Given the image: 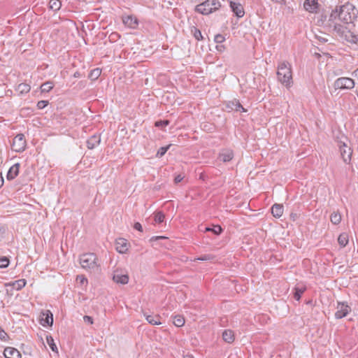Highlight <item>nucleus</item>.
<instances>
[{"label":"nucleus","instance_id":"nucleus-1","mask_svg":"<svg viewBox=\"0 0 358 358\" xmlns=\"http://www.w3.org/2000/svg\"><path fill=\"white\" fill-rule=\"evenodd\" d=\"M357 18L355 6L351 3H345L333 10L329 15V21L339 20L344 24H352Z\"/></svg>","mask_w":358,"mask_h":358},{"label":"nucleus","instance_id":"nucleus-2","mask_svg":"<svg viewBox=\"0 0 358 358\" xmlns=\"http://www.w3.org/2000/svg\"><path fill=\"white\" fill-rule=\"evenodd\" d=\"M278 80L287 87L292 86V66L287 62H282L278 66L277 71Z\"/></svg>","mask_w":358,"mask_h":358},{"label":"nucleus","instance_id":"nucleus-3","mask_svg":"<svg viewBox=\"0 0 358 358\" xmlns=\"http://www.w3.org/2000/svg\"><path fill=\"white\" fill-rule=\"evenodd\" d=\"M80 264L83 268L90 272H98L100 271V264L96 254L85 253L80 257Z\"/></svg>","mask_w":358,"mask_h":358},{"label":"nucleus","instance_id":"nucleus-4","mask_svg":"<svg viewBox=\"0 0 358 358\" xmlns=\"http://www.w3.org/2000/svg\"><path fill=\"white\" fill-rule=\"evenodd\" d=\"M220 6L219 0H206L196 6V11L203 15H208L218 10Z\"/></svg>","mask_w":358,"mask_h":358},{"label":"nucleus","instance_id":"nucleus-5","mask_svg":"<svg viewBox=\"0 0 358 358\" xmlns=\"http://www.w3.org/2000/svg\"><path fill=\"white\" fill-rule=\"evenodd\" d=\"M334 86L336 90H351L355 87V81L350 78L341 77L335 80Z\"/></svg>","mask_w":358,"mask_h":358},{"label":"nucleus","instance_id":"nucleus-6","mask_svg":"<svg viewBox=\"0 0 358 358\" xmlns=\"http://www.w3.org/2000/svg\"><path fill=\"white\" fill-rule=\"evenodd\" d=\"M27 146V142L24 134H17L13 140L12 149L16 152H23Z\"/></svg>","mask_w":358,"mask_h":358},{"label":"nucleus","instance_id":"nucleus-7","mask_svg":"<svg viewBox=\"0 0 358 358\" xmlns=\"http://www.w3.org/2000/svg\"><path fill=\"white\" fill-rule=\"evenodd\" d=\"M336 309L337 310L335 313V317L336 319H341L345 317L351 310L350 307L344 303H338Z\"/></svg>","mask_w":358,"mask_h":358},{"label":"nucleus","instance_id":"nucleus-8","mask_svg":"<svg viewBox=\"0 0 358 358\" xmlns=\"http://www.w3.org/2000/svg\"><path fill=\"white\" fill-rule=\"evenodd\" d=\"M150 242H159V245L164 247L166 249H170L172 247V244L169 238L163 236H152L150 240Z\"/></svg>","mask_w":358,"mask_h":358},{"label":"nucleus","instance_id":"nucleus-9","mask_svg":"<svg viewBox=\"0 0 358 358\" xmlns=\"http://www.w3.org/2000/svg\"><path fill=\"white\" fill-rule=\"evenodd\" d=\"M40 322L43 327L52 326L53 324V315L50 310L42 313Z\"/></svg>","mask_w":358,"mask_h":358},{"label":"nucleus","instance_id":"nucleus-10","mask_svg":"<svg viewBox=\"0 0 358 358\" xmlns=\"http://www.w3.org/2000/svg\"><path fill=\"white\" fill-rule=\"evenodd\" d=\"M113 279L115 282L122 285L127 284L129 282L128 275L122 273V271L119 270H116L114 272Z\"/></svg>","mask_w":358,"mask_h":358},{"label":"nucleus","instance_id":"nucleus-11","mask_svg":"<svg viewBox=\"0 0 358 358\" xmlns=\"http://www.w3.org/2000/svg\"><path fill=\"white\" fill-rule=\"evenodd\" d=\"M317 0H305L303 3L304 9L309 13H317L318 9Z\"/></svg>","mask_w":358,"mask_h":358},{"label":"nucleus","instance_id":"nucleus-12","mask_svg":"<svg viewBox=\"0 0 358 358\" xmlns=\"http://www.w3.org/2000/svg\"><path fill=\"white\" fill-rule=\"evenodd\" d=\"M230 8L236 16L238 18L243 17L245 12L243 6L239 3L230 1Z\"/></svg>","mask_w":358,"mask_h":358},{"label":"nucleus","instance_id":"nucleus-13","mask_svg":"<svg viewBox=\"0 0 358 358\" xmlns=\"http://www.w3.org/2000/svg\"><path fill=\"white\" fill-rule=\"evenodd\" d=\"M101 143V135L94 134L87 141V147L88 149H94L98 146Z\"/></svg>","mask_w":358,"mask_h":358},{"label":"nucleus","instance_id":"nucleus-14","mask_svg":"<svg viewBox=\"0 0 358 358\" xmlns=\"http://www.w3.org/2000/svg\"><path fill=\"white\" fill-rule=\"evenodd\" d=\"M3 355L6 358H21L20 352L12 347H7L4 349Z\"/></svg>","mask_w":358,"mask_h":358},{"label":"nucleus","instance_id":"nucleus-15","mask_svg":"<svg viewBox=\"0 0 358 358\" xmlns=\"http://www.w3.org/2000/svg\"><path fill=\"white\" fill-rule=\"evenodd\" d=\"M227 108L235 111L245 112L246 110L243 107L239 101L234 99L229 101L227 104Z\"/></svg>","mask_w":358,"mask_h":358},{"label":"nucleus","instance_id":"nucleus-16","mask_svg":"<svg viewBox=\"0 0 358 358\" xmlns=\"http://www.w3.org/2000/svg\"><path fill=\"white\" fill-rule=\"evenodd\" d=\"M20 170V164L17 163L13 165L7 173V180H12L18 175Z\"/></svg>","mask_w":358,"mask_h":358},{"label":"nucleus","instance_id":"nucleus-17","mask_svg":"<svg viewBox=\"0 0 358 358\" xmlns=\"http://www.w3.org/2000/svg\"><path fill=\"white\" fill-rule=\"evenodd\" d=\"M115 247L118 252L124 253L128 250L127 240L124 238L116 240Z\"/></svg>","mask_w":358,"mask_h":358},{"label":"nucleus","instance_id":"nucleus-18","mask_svg":"<svg viewBox=\"0 0 358 358\" xmlns=\"http://www.w3.org/2000/svg\"><path fill=\"white\" fill-rule=\"evenodd\" d=\"M234 157V152L231 150H224L219 155V159L224 162H228L231 161Z\"/></svg>","mask_w":358,"mask_h":358},{"label":"nucleus","instance_id":"nucleus-19","mask_svg":"<svg viewBox=\"0 0 358 358\" xmlns=\"http://www.w3.org/2000/svg\"><path fill=\"white\" fill-rule=\"evenodd\" d=\"M123 22L125 25L132 29L136 28L138 24L137 18L132 15H129L124 17L123 19Z\"/></svg>","mask_w":358,"mask_h":358},{"label":"nucleus","instance_id":"nucleus-20","mask_svg":"<svg viewBox=\"0 0 358 358\" xmlns=\"http://www.w3.org/2000/svg\"><path fill=\"white\" fill-rule=\"evenodd\" d=\"M26 284L27 281L25 279H20L6 284V286L12 287L16 290H20L26 285Z\"/></svg>","mask_w":358,"mask_h":358},{"label":"nucleus","instance_id":"nucleus-21","mask_svg":"<svg viewBox=\"0 0 358 358\" xmlns=\"http://www.w3.org/2000/svg\"><path fill=\"white\" fill-rule=\"evenodd\" d=\"M341 155L342 158L345 163H349L351 159L352 152L350 151V148H348L345 145H343V148H341Z\"/></svg>","mask_w":358,"mask_h":358},{"label":"nucleus","instance_id":"nucleus-22","mask_svg":"<svg viewBox=\"0 0 358 358\" xmlns=\"http://www.w3.org/2000/svg\"><path fill=\"white\" fill-rule=\"evenodd\" d=\"M222 338L226 343H233L235 339L234 331L231 329L224 330L222 333Z\"/></svg>","mask_w":358,"mask_h":358},{"label":"nucleus","instance_id":"nucleus-23","mask_svg":"<svg viewBox=\"0 0 358 358\" xmlns=\"http://www.w3.org/2000/svg\"><path fill=\"white\" fill-rule=\"evenodd\" d=\"M271 213L275 217H280L283 213V206L275 203L271 208Z\"/></svg>","mask_w":358,"mask_h":358},{"label":"nucleus","instance_id":"nucleus-24","mask_svg":"<svg viewBox=\"0 0 358 358\" xmlns=\"http://www.w3.org/2000/svg\"><path fill=\"white\" fill-rule=\"evenodd\" d=\"M30 90V85L27 83H20L16 87V91L19 93L20 95L28 93Z\"/></svg>","mask_w":358,"mask_h":358},{"label":"nucleus","instance_id":"nucleus-25","mask_svg":"<svg viewBox=\"0 0 358 358\" xmlns=\"http://www.w3.org/2000/svg\"><path fill=\"white\" fill-rule=\"evenodd\" d=\"M306 289V287L303 285H296L294 287V298L296 301H299L301 297V294L305 292Z\"/></svg>","mask_w":358,"mask_h":358},{"label":"nucleus","instance_id":"nucleus-26","mask_svg":"<svg viewBox=\"0 0 358 358\" xmlns=\"http://www.w3.org/2000/svg\"><path fill=\"white\" fill-rule=\"evenodd\" d=\"M145 319L148 323H150V324H152V325H159L161 324V322L159 321L160 317L158 315H145Z\"/></svg>","mask_w":358,"mask_h":358},{"label":"nucleus","instance_id":"nucleus-27","mask_svg":"<svg viewBox=\"0 0 358 358\" xmlns=\"http://www.w3.org/2000/svg\"><path fill=\"white\" fill-rule=\"evenodd\" d=\"M348 235L346 233H342L338 238V244L342 247H345L348 243Z\"/></svg>","mask_w":358,"mask_h":358},{"label":"nucleus","instance_id":"nucleus-28","mask_svg":"<svg viewBox=\"0 0 358 358\" xmlns=\"http://www.w3.org/2000/svg\"><path fill=\"white\" fill-rule=\"evenodd\" d=\"M62 2L59 0H50L49 2V8L53 11H57L61 8Z\"/></svg>","mask_w":358,"mask_h":358},{"label":"nucleus","instance_id":"nucleus-29","mask_svg":"<svg viewBox=\"0 0 358 358\" xmlns=\"http://www.w3.org/2000/svg\"><path fill=\"white\" fill-rule=\"evenodd\" d=\"M53 87L54 84L52 81L45 82L41 85V92H48L53 88Z\"/></svg>","mask_w":358,"mask_h":358},{"label":"nucleus","instance_id":"nucleus-30","mask_svg":"<svg viewBox=\"0 0 358 358\" xmlns=\"http://www.w3.org/2000/svg\"><path fill=\"white\" fill-rule=\"evenodd\" d=\"M332 224H338L341 221V215L338 212H334L330 216Z\"/></svg>","mask_w":358,"mask_h":358},{"label":"nucleus","instance_id":"nucleus-31","mask_svg":"<svg viewBox=\"0 0 358 358\" xmlns=\"http://www.w3.org/2000/svg\"><path fill=\"white\" fill-rule=\"evenodd\" d=\"M101 71L100 69H94L90 71L89 78L92 80H95L98 79V78L101 76Z\"/></svg>","mask_w":358,"mask_h":358},{"label":"nucleus","instance_id":"nucleus-32","mask_svg":"<svg viewBox=\"0 0 358 358\" xmlns=\"http://www.w3.org/2000/svg\"><path fill=\"white\" fill-rule=\"evenodd\" d=\"M46 341H47L48 344L49 345L50 348H51V350L53 352L57 353L58 352V350H57V345H55V343L54 342L53 338L51 336H46Z\"/></svg>","mask_w":358,"mask_h":358},{"label":"nucleus","instance_id":"nucleus-33","mask_svg":"<svg viewBox=\"0 0 358 358\" xmlns=\"http://www.w3.org/2000/svg\"><path fill=\"white\" fill-rule=\"evenodd\" d=\"M173 324L174 325H176V327H182L185 324V319L181 315H176L173 317Z\"/></svg>","mask_w":358,"mask_h":358},{"label":"nucleus","instance_id":"nucleus-34","mask_svg":"<svg viewBox=\"0 0 358 358\" xmlns=\"http://www.w3.org/2000/svg\"><path fill=\"white\" fill-rule=\"evenodd\" d=\"M205 231H212L215 235H219L222 231V229L220 225L215 226L213 228L206 227Z\"/></svg>","mask_w":358,"mask_h":358},{"label":"nucleus","instance_id":"nucleus-35","mask_svg":"<svg viewBox=\"0 0 358 358\" xmlns=\"http://www.w3.org/2000/svg\"><path fill=\"white\" fill-rule=\"evenodd\" d=\"M164 218H165V215L164 214L159 211V212H157L155 214V216H154V220L156 223H162L164 222Z\"/></svg>","mask_w":358,"mask_h":358},{"label":"nucleus","instance_id":"nucleus-36","mask_svg":"<svg viewBox=\"0 0 358 358\" xmlns=\"http://www.w3.org/2000/svg\"><path fill=\"white\" fill-rule=\"evenodd\" d=\"M338 20H336L334 22H331L334 26V29L338 32V34H343L344 32V28L338 22Z\"/></svg>","mask_w":358,"mask_h":358},{"label":"nucleus","instance_id":"nucleus-37","mask_svg":"<svg viewBox=\"0 0 358 358\" xmlns=\"http://www.w3.org/2000/svg\"><path fill=\"white\" fill-rule=\"evenodd\" d=\"M192 32L193 33V35L194 36V38L197 40V41H201L203 39V36L201 34V32L199 29H196V27H193V29H192Z\"/></svg>","mask_w":358,"mask_h":358},{"label":"nucleus","instance_id":"nucleus-38","mask_svg":"<svg viewBox=\"0 0 358 358\" xmlns=\"http://www.w3.org/2000/svg\"><path fill=\"white\" fill-rule=\"evenodd\" d=\"M120 38V35L117 32H112L108 36V40L111 43L116 42Z\"/></svg>","mask_w":358,"mask_h":358},{"label":"nucleus","instance_id":"nucleus-39","mask_svg":"<svg viewBox=\"0 0 358 358\" xmlns=\"http://www.w3.org/2000/svg\"><path fill=\"white\" fill-rule=\"evenodd\" d=\"M9 259L7 257H0V268H6L9 265Z\"/></svg>","mask_w":358,"mask_h":358},{"label":"nucleus","instance_id":"nucleus-40","mask_svg":"<svg viewBox=\"0 0 358 358\" xmlns=\"http://www.w3.org/2000/svg\"><path fill=\"white\" fill-rule=\"evenodd\" d=\"M169 147L170 145L166 147H161L157 152V157H162V156H164L169 150Z\"/></svg>","mask_w":358,"mask_h":358},{"label":"nucleus","instance_id":"nucleus-41","mask_svg":"<svg viewBox=\"0 0 358 358\" xmlns=\"http://www.w3.org/2000/svg\"><path fill=\"white\" fill-rule=\"evenodd\" d=\"M213 258H214V256L213 255L206 254V255H202V256L195 259V260L209 261V260H212Z\"/></svg>","mask_w":358,"mask_h":358},{"label":"nucleus","instance_id":"nucleus-42","mask_svg":"<svg viewBox=\"0 0 358 358\" xmlns=\"http://www.w3.org/2000/svg\"><path fill=\"white\" fill-rule=\"evenodd\" d=\"M170 123L169 120H159V121H157L155 122V126L157 127H166L167 125H169Z\"/></svg>","mask_w":358,"mask_h":358},{"label":"nucleus","instance_id":"nucleus-43","mask_svg":"<svg viewBox=\"0 0 358 358\" xmlns=\"http://www.w3.org/2000/svg\"><path fill=\"white\" fill-rule=\"evenodd\" d=\"M225 40V38L223 35L222 34H217L215 36V38H214V41L216 43H221L222 42H224Z\"/></svg>","mask_w":358,"mask_h":358},{"label":"nucleus","instance_id":"nucleus-44","mask_svg":"<svg viewBox=\"0 0 358 358\" xmlns=\"http://www.w3.org/2000/svg\"><path fill=\"white\" fill-rule=\"evenodd\" d=\"M8 338V335L7 333L0 327V339L1 341H6Z\"/></svg>","mask_w":358,"mask_h":358},{"label":"nucleus","instance_id":"nucleus-45","mask_svg":"<svg viewBox=\"0 0 358 358\" xmlns=\"http://www.w3.org/2000/svg\"><path fill=\"white\" fill-rule=\"evenodd\" d=\"M48 104V101L41 100L37 103V108L38 109H43Z\"/></svg>","mask_w":358,"mask_h":358},{"label":"nucleus","instance_id":"nucleus-46","mask_svg":"<svg viewBox=\"0 0 358 358\" xmlns=\"http://www.w3.org/2000/svg\"><path fill=\"white\" fill-rule=\"evenodd\" d=\"M76 280L80 282L81 285L87 284V279L85 278L84 275H78L76 278Z\"/></svg>","mask_w":358,"mask_h":358},{"label":"nucleus","instance_id":"nucleus-47","mask_svg":"<svg viewBox=\"0 0 358 358\" xmlns=\"http://www.w3.org/2000/svg\"><path fill=\"white\" fill-rule=\"evenodd\" d=\"M83 320L85 322H87L89 324H93V319L92 317L85 315L83 317Z\"/></svg>","mask_w":358,"mask_h":358},{"label":"nucleus","instance_id":"nucleus-48","mask_svg":"<svg viewBox=\"0 0 358 358\" xmlns=\"http://www.w3.org/2000/svg\"><path fill=\"white\" fill-rule=\"evenodd\" d=\"M134 228L139 231H143L142 225L139 222H136L134 225Z\"/></svg>","mask_w":358,"mask_h":358},{"label":"nucleus","instance_id":"nucleus-49","mask_svg":"<svg viewBox=\"0 0 358 358\" xmlns=\"http://www.w3.org/2000/svg\"><path fill=\"white\" fill-rule=\"evenodd\" d=\"M183 179V176H182L181 175H178L177 176L175 177L174 178V182L176 183H178L180 182H181Z\"/></svg>","mask_w":358,"mask_h":358},{"label":"nucleus","instance_id":"nucleus-50","mask_svg":"<svg viewBox=\"0 0 358 358\" xmlns=\"http://www.w3.org/2000/svg\"><path fill=\"white\" fill-rule=\"evenodd\" d=\"M274 3H279V4H285V0H271Z\"/></svg>","mask_w":358,"mask_h":358},{"label":"nucleus","instance_id":"nucleus-51","mask_svg":"<svg viewBox=\"0 0 358 358\" xmlns=\"http://www.w3.org/2000/svg\"><path fill=\"white\" fill-rule=\"evenodd\" d=\"M3 176L0 174V188L3 186Z\"/></svg>","mask_w":358,"mask_h":358},{"label":"nucleus","instance_id":"nucleus-52","mask_svg":"<svg viewBox=\"0 0 358 358\" xmlns=\"http://www.w3.org/2000/svg\"><path fill=\"white\" fill-rule=\"evenodd\" d=\"M184 358H193V357L192 355H187L184 356Z\"/></svg>","mask_w":358,"mask_h":358},{"label":"nucleus","instance_id":"nucleus-53","mask_svg":"<svg viewBox=\"0 0 358 358\" xmlns=\"http://www.w3.org/2000/svg\"><path fill=\"white\" fill-rule=\"evenodd\" d=\"M78 74L77 73H76L74 74V77H78Z\"/></svg>","mask_w":358,"mask_h":358},{"label":"nucleus","instance_id":"nucleus-54","mask_svg":"<svg viewBox=\"0 0 358 358\" xmlns=\"http://www.w3.org/2000/svg\"><path fill=\"white\" fill-rule=\"evenodd\" d=\"M357 96H358V92H357Z\"/></svg>","mask_w":358,"mask_h":358}]
</instances>
